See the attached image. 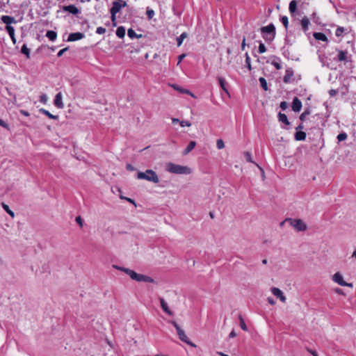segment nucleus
Returning a JSON list of instances; mask_svg holds the SVG:
<instances>
[{"label":"nucleus","instance_id":"nucleus-1","mask_svg":"<svg viewBox=\"0 0 356 356\" xmlns=\"http://www.w3.org/2000/svg\"><path fill=\"white\" fill-rule=\"evenodd\" d=\"M113 268L125 273L132 280H134L135 281L143 282H147V283H153L154 282V279H152L151 277L145 275L143 274H138L136 272H135L134 270H131L129 268H127L124 267H120V266H118L115 265L113 266Z\"/></svg>","mask_w":356,"mask_h":356},{"label":"nucleus","instance_id":"nucleus-2","mask_svg":"<svg viewBox=\"0 0 356 356\" xmlns=\"http://www.w3.org/2000/svg\"><path fill=\"white\" fill-rule=\"evenodd\" d=\"M166 170L176 175H189L191 173V169L190 168L173 163H168L166 165Z\"/></svg>","mask_w":356,"mask_h":356},{"label":"nucleus","instance_id":"nucleus-3","mask_svg":"<svg viewBox=\"0 0 356 356\" xmlns=\"http://www.w3.org/2000/svg\"><path fill=\"white\" fill-rule=\"evenodd\" d=\"M261 33L266 42H271L275 37V26L273 23L261 28Z\"/></svg>","mask_w":356,"mask_h":356},{"label":"nucleus","instance_id":"nucleus-4","mask_svg":"<svg viewBox=\"0 0 356 356\" xmlns=\"http://www.w3.org/2000/svg\"><path fill=\"white\" fill-rule=\"evenodd\" d=\"M136 178L152 181L154 184L159 182V178L156 173L152 170H146L145 172H138Z\"/></svg>","mask_w":356,"mask_h":356},{"label":"nucleus","instance_id":"nucleus-5","mask_svg":"<svg viewBox=\"0 0 356 356\" xmlns=\"http://www.w3.org/2000/svg\"><path fill=\"white\" fill-rule=\"evenodd\" d=\"M285 222H289L297 232H303L307 228V225L301 219L286 218L280 225H282Z\"/></svg>","mask_w":356,"mask_h":356},{"label":"nucleus","instance_id":"nucleus-6","mask_svg":"<svg viewBox=\"0 0 356 356\" xmlns=\"http://www.w3.org/2000/svg\"><path fill=\"white\" fill-rule=\"evenodd\" d=\"M172 324L175 327L177 334L179 336V338L181 341L183 342L187 343L188 345L191 346V347H196V345L193 343L191 341L189 340L188 337L186 335L184 331L180 327V326L175 321H172Z\"/></svg>","mask_w":356,"mask_h":356},{"label":"nucleus","instance_id":"nucleus-7","mask_svg":"<svg viewBox=\"0 0 356 356\" xmlns=\"http://www.w3.org/2000/svg\"><path fill=\"white\" fill-rule=\"evenodd\" d=\"M332 280L341 286L351 287L353 286L352 283H348L343 280L342 275L339 273H336L333 275Z\"/></svg>","mask_w":356,"mask_h":356},{"label":"nucleus","instance_id":"nucleus-8","mask_svg":"<svg viewBox=\"0 0 356 356\" xmlns=\"http://www.w3.org/2000/svg\"><path fill=\"white\" fill-rule=\"evenodd\" d=\"M277 119L280 122L283 123L285 125V126H281V127L282 129H289V127H286V126L291 125V122L289 121L288 118L286 114L280 112L277 114Z\"/></svg>","mask_w":356,"mask_h":356},{"label":"nucleus","instance_id":"nucleus-9","mask_svg":"<svg viewBox=\"0 0 356 356\" xmlns=\"http://www.w3.org/2000/svg\"><path fill=\"white\" fill-rule=\"evenodd\" d=\"M85 37V35L81 32H75L72 33L69 35L67 41V42H74L76 40H79L83 39Z\"/></svg>","mask_w":356,"mask_h":356},{"label":"nucleus","instance_id":"nucleus-10","mask_svg":"<svg viewBox=\"0 0 356 356\" xmlns=\"http://www.w3.org/2000/svg\"><path fill=\"white\" fill-rule=\"evenodd\" d=\"M65 12H68L72 15H77L81 13L80 10L78 9L74 5L64 6L62 8Z\"/></svg>","mask_w":356,"mask_h":356},{"label":"nucleus","instance_id":"nucleus-11","mask_svg":"<svg viewBox=\"0 0 356 356\" xmlns=\"http://www.w3.org/2000/svg\"><path fill=\"white\" fill-rule=\"evenodd\" d=\"M336 51L338 52L337 55V60L341 62H348V51H343L338 49H336Z\"/></svg>","mask_w":356,"mask_h":356},{"label":"nucleus","instance_id":"nucleus-12","mask_svg":"<svg viewBox=\"0 0 356 356\" xmlns=\"http://www.w3.org/2000/svg\"><path fill=\"white\" fill-rule=\"evenodd\" d=\"M302 106V104L301 101L297 97H295L292 102V110L295 113H298L301 110Z\"/></svg>","mask_w":356,"mask_h":356},{"label":"nucleus","instance_id":"nucleus-13","mask_svg":"<svg viewBox=\"0 0 356 356\" xmlns=\"http://www.w3.org/2000/svg\"><path fill=\"white\" fill-rule=\"evenodd\" d=\"M271 292L275 296L279 298L282 302H286V297L284 296L283 292L280 289L273 287L271 289Z\"/></svg>","mask_w":356,"mask_h":356},{"label":"nucleus","instance_id":"nucleus-14","mask_svg":"<svg viewBox=\"0 0 356 356\" xmlns=\"http://www.w3.org/2000/svg\"><path fill=\"white\" fill-rule=\"evenodd\" d=\"M54 104V106L58 108H63L64 107V104L63 103V96L61 92H58L56 95Z\"/></svg>","mask_w":356,"mask_h":356},{"label":"nucleus","instance_id":"nucleus-15","mask_svg":"<svg viewBox=\"0 0 356 356\" xmlns=\"http://www.w3.org/2000/svg\"><path fill=\"white\" fill-rule=\"evenodd\" d=\"M1 20L2 22L6 24V26H11V24H16L17 21L14 17L9 15H3L1 17Z\"/></svg>","mask_w":356,"mask_h":356},{"label":"nucleus","instance_id":"nucleus-16","mask_svg":"<svg viewBox=\"0 0 356 356\" xmlns=\"http://www.w3.org/2000/svg\"><path fill=\"white\" fill-rule=\"evenodd\" d=\"M294 72L292 68L286 70L285 75L283 77V82L289 83L291 82V79L293 76Z\"/></svg>","mask_w":356,"mask_h":356},{"label":"nucleus","instance_id":"nucleus-17","mask_svg":"<svg viewBox=\"0 0 356 356\" xmlns=\"http://www.w3.org/2000/svg\"><path fill=\"white\" fill-rule=\"evenodd\" d=\"M161 307L162 309L168 315L171 316L172 315V311L169 309L168 305L167 302L165 301V300L163 298H159Z\"/></svg>","mask_w":356,"mask_h":356},{"label":"nucleus","instance_id":"nucleus-18","mask_svg":"<svg viewBox=\"0 0 356 356\" xmlns=\"http://www.w3.org/2000/svg\"><path fill=\"white\" fill-rule=\"evenodd\" d=\"M121 6L118 1H113L112 3V7L110 9L111 14H117L121 10Z\"/></svg>","mask_w":356,"mask_h":356},{"label":"nucleus","instance_id":"nucleus-19","mask_svg":"<svg viewBox=\"0 0 356 356\" xmlns=\"http://www.w3.org/2000/svg\"><path fill=\"white\" fill-rule=\"evenodd\" d=\"M306 133L303 131H297L294 134V138L298 141H303L306 139Z\"/></svg>","mask_w":356,"mask_h":356},{"label":"nucleus","instance_id":"nucleus-20","mask_svg":"<svg viewBox=\"0 0 356 356\" xmlns=\"http://www.w3.org/2000/svg\"><path fill=\"white\" fill-rule=\"evenodd\" d=\"M300 23H301V26H302V29L303 30V31L305 33H306L307 31V30L309 29V25L310 24L309 19H308L307 17L305 16L301 19Z\"/></svg>","mask_w":356,"mask_h":356},{"label":"nucleus","instance_id":"nucleus-21","mask_svg":"<svg viewBox=\"0 0 356 356\" xmlns=\"http://www.w3.org/2000/svg\"><path fill=\"white\" fill-rule=\"evenodd\" d=\"M313 36L316 40H321L323 42H327L328 40L327 36L324 33L321 32L314 33Z\"/></svg>","mask_w":356,"mask_h":356},{"label":"nucleus","instance_id":"nucleus-22","mask_svg":"<svg viewBox=\"0 0 356 356\" xmlns=\"http://www.w3.org/2000/svg\"><path fill=\"white\" fill-rule=\"evenodd\" d=\"M273 60L270 62L271 65H273L277 70L282 69L281 60L279 57L275 56H273Z\"/></svg>","mask_w":356,"mask_h":356},{"label":"nucleus","instance_id":"nucleus-23","mask_svg":"<svg viewBox=\"0 0 356 356\" xmlns=\"http://www.w3.org/2000/svg\"><path fill=\"white\" fill-rule=\"evenodd\" d=\"M39 112L40 113H42L44 115H45L46 116H47L50 119H53V120H58V115H54L53 114H51L49 111L42 108H40L39 109Z\"/></svg>","mask_w":356,"mask_h":356},{"label":"nucleus","instance_id":"nucleus-24","mask_svg":"<svg viewBox=\"0 0 356 356\" xmlns=\"http://www.w3.org/2000/svg\"><path fill=\"white\" fill-rule=\"evenodd\" d=\"M196 146V142L195 141H190L188 145H187L186 148L184 150L183 154L186 155L188 153H190Z\"/></svg>","mask_w":356,"mask_h":356},{"label":"nucleus","instance_id":"nucleus-25","mask_svg":"<svg viewBox=\"0 0 356 356\" xmlns=\"http://www.w3.org/2000/svg\"><path fill=\"white\" fill-rule=\"evenodd\" d=\"M219 84L221 87V88L227 94H229L228 90L227 88V81L223 77H218V78Z\"/></svg>","mask_w":356,"mask_h":356},{"label":"nucleus","instance_id":"nucleus-26","mask_svg":"<svg viewBox=\"0 0 356 356\" xmlns=\"http://www.w3.org/2000/svg\"><path fill=\"white\" fill-rule=\"evenodd\" d=\"M127 35L131 39L140 38L143 37L142 34H137L132 29H129L127 31Z\"/></svg>","mask_w":356,"mask_h":356},{"label":"nucleus","instance_id":"nucleus-27","mask_svg":"<svg viewBox=\"0 0 356 356\" xmlns=\"http://www.w3.org/2000/svg\"><path fill=\"white\" fill-rule=\"evenodd\" d=\"M46 37H47L50 41L54 42L56 40L57 33L54 31L49 30L47 31Z\"/></svg>","mask_w":356,"mask_h":356},{"label":"nucleus","instance_id":"nucleus-28","mask_svg":"<svg viewBox=\"0 0 356 356\" xmlns=\"http://www.w3.org/2000/svg\"><path fill=\"white\" fill-rule=\"evenodd\" d=\"M125 28L122 26H118L116 30V35L120 38H123L125 35Z\"/></svg>","mask_w":356,"mask_h":356},{"label":"nucleus","instance_id":"nucleus-29","mask_svg":"<svg viewBox=\"0 0 356 356\" xmlns=\"http://www.w3.org/2000/svg\"><path fill=\"white\" fill-rule=\"evenodd\" d=\"M30 49L26 44H24L21 48V53L26 56V58H30Z\"/></svg>","mask_w":356,"mask_h":356},{"label":"nucleus","instance_id":"nucleus-30","mask_svg":"<svg viewBox=\"0 0 356 356\" xmlns=\"http://www.w3.org/2000/svg\"><path fill=\"white\" fill-rule=\"evenodd\" d=\"M188 36V33L186 32L182 33L179 37L177 38V46L180 47L185 38Z\"/></svg>","mask_w":356,"mask_h":356},{"label":"nucleus","instance_id":"nucleus-31","mask_svg":"<svg viewBox=\"0 0 356 356\" xmlns=\"http://www.w3.org/2000/svg\"><path fill=\"white\" fill-rule=\"evenodd\" d=\"M297 9V2L295 0L291 1L289 3V10L291 14H293Z\"/></svg>","mask_w":356,"mask_h":356},{"label":"nucleus","instance_id":"nucleus-32","mask_svg":"<svg viewBox=\"0 0 356 356\" xmlns=\"http://www.w3.org/2000/svg\"><path fill=\"white\" fill-rule=\"evenodd\" d=\"M348 138V135L346 132H341L340 134H338V136H337V140H338V143H341L342 141H344L345 140H346Z\"/></svg>","mask_w":356,"mask_h":356},{"label":"nucleus","instance_id":"nucleus-33","mask_svg":"<svg viewBox=\"0 0 356 356\" xmlns=\"http://www.w3.org/2000/svg\"><path fill=\"white\" fill-rule=\"evenodd\" d=\"M238 319H239V321H240V327L241 328L244 330V331H248V327L244 321V319L243 318V316L240 314L238 316Z\"/></svg>","mask_w":356,"mask_h":356},{"label":"nucleus","instance_id":"nucleus-34","mask_svg":"<svg viewBox=\"0 0 356 356\" xmlns=\"http://www.w3.org/2000/svg\"><path fill=\"white\" fill-rule=\"evenodd\" d=\"M1 205H2V207L3 208V209L12 217V218H14L15 217V213L10 209L9 207L5 203L2 202L1 203Z\"/></svg>","mask_w":356,"mask_h":356},{"label":"nucleus","instance_id":"nucleus-35","mask_svg":"<svg viewBox=\"0 0 356 356\" xmlns=\"http://www.w3.org/2000/svg\"><path fill=\"white\" fill-rule=\"evenodd\" d=\"M311 113V111L309 108H307L305 110V111L300 115L299 118L301 122H304L306 119V117L309 115Z\"/></svg>","mask_w":356,"mask_h":356},{"label":"nucleus","instance_id":"nucleus-36","mask_svg":"<svg viewBox=\"0 0 356 356\" xmlns=\"http://www.w3.org/2000/svg\"><path fill=\"white\" fill-rule=\"evenodd\" d=\"M259 81L261 88L266 91L268 90V84L266 80L264 77H260Z\"/></svg>","mask_w":356,"mask_h":356},{"label":"nucleus","instance_id":"nucleus-37","mask_svg":"<svg viewBox=\"0 0 356 356\" xmlns=\"http://www.w3.org/2000/svg\"><path fill=\"white\" fill-rule=\"evenodd\" d=\"M6 31L8 32V35L10 36L15 35V29L12 26H6Z\"/></svg>","mask_w":356,"mask_h":356},{"label":"nucleus","instance_id":"nucleus-38","mask_svg":"<svg viewBox=\"0 0 356 356\" xmlns=\"http://www.w3.org/2000/svg\"><path fill=\"white\" fill-rule=\"evenodd\" d=\"M346 29L343 27L338 26L335 31V35L337 37H339L342 35V34L345 32Z\"/></svg>","mask_w":356,"mask_h":356},{"label":"nucleus","instance_id":"nucleus-39","mask_svg":"<svg viewBox=\"0 0 356 356\" xmlns=\"http://www.w3.org/2000/svg\"><path fill=\"white\" fill-rule=\"evenodd\" d=\"M280 21L283 24L284 28L286 29H288V25H289V19H288V17L286 16H282L281 18H280Z\"/></svg>","mask_w":356,"mask_h":356},{"label":"nucleus","instance_id":"nucleus-40","mask_svg":"<svg viewBox=\"0 0 356 356\" xmlns=\"http://www.w3.org/2000/svg\"><path fill=\"white\" fill-rule=\"evenodd\" d=\"M245 66L248 68L249 70H252L251 63H250V58L248 53H245Z\"/></svg>","mask_w":356,"mask_h":356},{"label":"nucleus","instance_id":"nucleus-41","mask_svg":"<svg viewBox=\"0 0 356 356\" xmlns=\"http://www.w3.org/2000/svg\"><path fill=\"white\" fill-rule=\"evenodd\" d=\"M312 19H313V22L317 24H321V19L318 16H317L316 13H312Z\"/></svg>","mask_w":356,"mask_h":356},{"label":"nucleus","instance_id":"nucleus-42","mask_svg":"<svg viewBox=\"0 0 356 356\" xmlns=\"http://www.w3.org/2000/svg\"><path fill=\"white\" fill-rule=\"evenodd\" d=\"M258 51H259V54H263V53L266 51V47L264 45V44L262 43L261 42H259V48H258Z\"/></svg>","mask_w":356,"mask_h":356},{"label":"nucleus","instance_id":"nucleus-43","mask_svg":"<svg viewBox=\"0 0 356 356\" xmlns=\"http://www.w3.org/2000/svg\"><path fill=\"white\" fill-rule=\"evenodd\" d=\"M244 156H245V159H246V161H247L248 162L254 163V162L252 161V154H251V153H250V152H245L244 153Z\"/></svg>","mask_w":356,"mask_h":356},{"label":"nucleus","instance_id":"nucleus-44","mask_svg":"<svg viewBox=\"0 0 356 356\" xmlns=\"http://www.w3.org/2000/svg\"><path fill=\"white\" fill-rule=\"evenodd\" d=\"M216 146L218 149H221L225 147L224 142L222 139H218L216 142Z\"/></svg>","mask_w":356,"mask_h":356},{"label":"nucleus","instance_id":"nucleus-45","mask_svg":"<svg viewBox=\"0 0 356 356\" xmlns=\"http://www.w3.org/2000/svg\"><path fill=\"white\" fill-rule=\"evenodd\" d=\"M282 54L283 56L286 58H289V56H290V51L288 49H286L284 47L282 48Z\"/></svg>","mask_w":356,"mask_h":356},{"label":"nucleus","instance_id":"nucleus-46","mask_svg":"<svg viewBox=\"0 0 356 356\" xmlns=\"http://www.w3.org/2000/svg\"><path fill=\"white\" fill-rule=\"evenodd\" d=\"M146 13L149 19H151L154 16V11L152 9H147Z\"/></svg>","mask_w":356,"mask_h":356},{"label":"nucleus","instance_id":"nucleus-47","mask_svg":"<svg viewBox=\"0 0 356 356\" xmlns=\"http://www.w3.org/2000/svg\"><path fill=\"white\" fill-rule=\"evenodd\" d=\"M48 97L46 94H42L40 96V102L46 104L47 102Z\"/></svg>","mask_w":356,"mask_h":356},{"label":"nucleus","instance_id":"nucleus-48","mask_svg":"<svg viewBox=\"0 0 356 356\" xmlns=\"http://www.w3.org/2000/svg\"><path fill=\"white\" fill-rule=\"evenodd\" d=\"M179 124L181 127H191V123L187 120H181L179 122Z\"/></svg>","mask_w":356,"mask_h":356},{"label":"nucleus","instance_id":"nucleus-49","mask_svg":"<svg viewBox=\"0 0 356 356\" xmlns=\"http://www.w3.org/2000/svg\"><path fill=\"white\" fill-rule=\"evenodd\" d=\"M280 107L282 110L285 111L286 108H288L289 104L286 102L283 101L280 103Z\"/></svg>","mask_w":356,"mask_h":356},{"label":"nucleus","instance_id":"nucleus-50","mask_svg":"<svg viewBox=\"0 0 356 356\" xmlns=\"http://www.w3.org/2000/svg\"><path fill=\"white\" fill-rule=\"evenodd\" d=\"M173 88L179 91H180L181 93L188 94L190 92L188 90L180 88L178 86H173Z\"/></svg>","mask_w":356,"mask_h":356},{"label":"nucleus","instance_id":"nucleus-51","mask_svg":"<svg viewBox=\"0 0 356 356\" xmlns=\"http://www.w3.org/2000/svg\"><path fill=\"white\" fill-rule=\"evenodd\" d=\"M106 32V29L102 26H99L97 28L96 33L97 34H104Z\"/></svg>","mask_w":356,"mask_h":356},{"label":"nucleus","instance_id":"nucleus-52","mask_svg":"<svg viewBox=\"0 0 356 356\" xmlns=\"http://www.w3.org/2000/svg\"><path fill=\"white\" fill-rule=\"evenodd\" d=\"M68 49H69V47H65V48H63V49H60V50L58 52V54H57V56H58V57H61V56L63 55V54H64L65 52H66Z\"/></svg>","mask_w":356,"mask_h":356},{"label":"nucleus","instance_id":"nucleus-53","mask_svg":"<svg viewBox=\"0 0 356 356\" xmlns=\"http://www.w3.org/2000/svg\"><path fill=\"white\" fill-rule=\"evenodd\" d=\"M111 21H112V23H113V26H117L116 15L115 14H111Z\"/></svg>","mask_w":356,"mask_h":356},{"label":"nucleus","instance_id":"nucleus-54","mask_svg":"<svg viewBox=\"0 0 356 356\" xmlns=\"http://www.w3.org/2000/svg\"><path fill=\"white\" fill-rule=\"evenodd\" d=\"M126 169L129 171H134L136 170L135 168L130 163L126 164Z\"/></svg>","mask_w":356,"mask_h":356},{"label":"nucleus","instance_id":"nucleus-55","mask_svg":"<svg viewBox=\"0 0 356 356\" xmlns=\"http://www.w3.org/2000/svg\"><path fill=\"white\" fill-rule=\"evenodd\" d=\"M0 126L8 129V124L1 119H0Z\"/></svg>","mask_w":356,"mask_h":356},{"label":"nucleus","instance_id":"nucleus-56","mask_svg":"<svg viewBox=\"0 0 356 356\" xmlns=\"http://www.w3.org/2000/svg\"><path fill=\"white\" fill-rule=\"evenodd\" d=\"M305 128V126H304V124H303V122H301L296 127V129L297 131H302V129H304Z\"/></svg>","mask_w":356,"mask_h":356},{"label":"nucleus","instance_id":"nucleus-57","mask_svg":"<svg viewBox=\"0 0 356 356\" xmlns=\"http://www.w3.org/2000/svg\"><path fill=\"white\" fill-rule=\"evenodd\" d=\"M75 220L80 225V227L83 226V220L81 216H77Z\"/></svg>","mask_w":356,"mask_h":356},{"label":"nucleus","instance_id":"nucleus-58","mask_svg":"<svg viewBox=\"0 0 356 356\" xmlns=\"http://www.w3.org/2000/svg\"><path fill=\"white\" fill-rule=\"evenodd\" d=\"M325 56H323V55H319L318 56V59H319L320 62L322 63L323 66L325 65Z\"/></svg>","mask_w":356,"mask_h":356},{"label":"nucleus","instance_id":"nucleus-59","mask_svg":"<svg viewBox=\"0 0 356 356\" xmlns=\"http://www.w3.org/2000/svg\"><path fill=\"white\" fill-rule=\"evenodd\" d=\"M186 54H182L178 56V62L177 65L182 61V60L186 57Z\"/></svg>","mask_w":356,"mask_h":356},{"label":"nucleus","instance_id":"nucleus-60","mask_svg":"<svg viewBox=\"0 0 356 356\" xmlns=\"http://www.w3.org/2000/svg\"><path fill=\"white\" fill-rule=\"evenodd\" d=\"M337 90H334V89H331L329 90V95L330 97H334L337 94Z\"/></svg>","mask_w":356,"mask_h":356},{"label":"nucleus","instance_id":"nucleus-61","mask_svg":"<svg viewBox=\"0 0 356 356\" xmlns=\"http://www.w3.org/2000/svg\"><path fill=\"white\" fill-rule=\"evenodd\" d=\"M19 113H20L22 115H24V116H26V117H28V116H29V115H30L29 113L27 111H25V110H20V111H19Z\"/></svg>","mask_w":356,"mask_h":356},{"label":"nucleus","instance_id":"nucleus-62","mask_svg":"<svg viewBox=\"0 0 356 356\" xmlns=\"http://www.w3.org/2000/svg\"><path fill=\"white\" fill-rule=\"evenodd\" d=\"M118 2L120 3V4L121 6V8H125L127 6V3L125 1L121 0Z\"/></svg>","mask_w":356,"mask_h":356},{"label":"nucleus","instance_id":"nucleus-63","mask_svg":"<svg viewBox=\"0 0 356 356\" xmlns=\"http://www.w3.org/2000/svg\"><path fill=\"white\" fill-rule=\"evenodd\" d=\"M334 291L337 293H338V294H341V295H343L344 294L343 290L341 289H340V288L335 289Z\"/></svg>","mask_w":356,"mask_h":356},{"label":"nucleus","instance_id":"nucleus-64","mask_svg":"<svg viewBox=\"0 0 356 356\" xmlns=\"http://www.w3.org/2000/svg\"><path fill=\"white\" fill-rule=\"evenodd\" d=\"M236 336V332H235L234 330H232L231 331V332L229 333V338H234V337H235Z\"/></svg>","mask_w":356,"mask_h":356}]
</instances>
